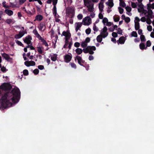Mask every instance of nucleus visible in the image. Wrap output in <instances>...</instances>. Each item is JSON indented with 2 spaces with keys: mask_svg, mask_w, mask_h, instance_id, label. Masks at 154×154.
<instances>
[{
  "mask_svg": "<svg viewBox=\"0 0 154 154\" xmlns=\"http://www.w3.org/2000/svg\"><path fill=\"white\" fill-rule=\"evenodd\" d=\"M88 15H90L91 18H94L95 16V14L93 12L94 10H88Z\"/></svg>",
  "mask_w": 154,
  "mask_h": 154,
  "instance_id": "f3484780",
  "label": "nucleus"
},
{
  "mask_svg": "<svg viewBox=\"0 0 154 154\" xmlns=\"http://www.w3.org/2000/svg\"><path fill=\"white\" fill-rule=\"evenodd\" d=\"M28 71L27 69H25L23 71V74L24 75L27 76L28 75Z\"/></svg>",
  "mask_w": 154,
  "mask_h": 154,
  "instance_id": "c03bdc74",
  "label": "nucleus"
},
{
  "mask_svg": "<svg viewBox=\"0 0 154 154\" xmlns=\"http://www.w3.org/2000/svg\"><path fill=\"white\" fill-rule=\"evenodd\" d=\"M103 38L102 35H98L97 37V38H96V40H97V42L99 43L101 42L102 41Z\"/></svg>",
  "mask_w": 154,
  "mask_h": 154,
  "instance_id": "412c9836",
  "label": "nucleus"
},
{
  "mask_svg": "<svg viewBox=\"0 0 154 154\" xmlns=\"http://www.w3.org/2000/svg\"><path fill=\"white\" fill-rule=\"evenodd\" d=\"M39 70L37 69H35L34 70L33 72L35 75H37L39 73Z\"/></svg>",
  "mask_w": 154,
  "mask_h": 154,
  "instance_id": "58836bf2",
  "label": "nucleus"
},
{
  "mask_svg": "<svg viewBox=\"0 0 154 154\" xmlns=\"http://www.w3.org/2000/svg\"><path fill=\"white\" fill-rule=\"evenodd\" d=\"M53 14L55 18H59L60 16L57 14V10H53Z\"/></svg>",
  "mask_w": 154,
  "mask_h": 154,
  "instance_id": "c85d7f7f",
  "label": "nucleus"
},
{
  "mask_svg": "<svg viewBox=\"0 0 154 154\" xmlns=\"http://www.w3.org/2000/svg\"><path fill=\"white\" fill-rule=\"evenodd\" d=\"M38 67L40 70H42L44 69V66L42 65L38 66Z\"/></svg>",
  "mask_w": 154,
  "mask_h": 154,
  "instance_id": "e2e57ef3",
  "label": "nucleus"
},
{
  "mask_svg": "<svg viewBox=\"0 0 154 154\" xmlns=\"http://www.w3.org/2000/svg\"><path fill=\"white\" fill-rule=\"evenodd\" d=\"M99 0H84L85 5L88 9V10H92L93 9V2H97Z\"/></svg>",
  "mask_w": 154,
  "mask_h": 154,
  "instance_id": "7ed1b4c3",
  "label": "nucleus"
},
{
  "mask_svg": "<svg viewBox=\"0 0 154 154\" xmlns=\"http://www.w3.org/2000/svg\"><path fill=\"white\" fill-rule=\"evenodd\" d=\"M70 64L72 68L74 69H76V66L74 63H70Z\"/></svg>",
  "mask_w": 154,
  "mask_h": 154,
  "instance_id": "79ce46f5",
  "label": "nucleus"
},
{
  "mask_svg": "<svg viewBox=\"0 0 154 154\" xmlns=\"http://www.w3.org/2000/svg\"><path fill=\"white\" fill-rule=\"evenodd\" d=\"M26 0H19V3L20 5H22L26 2Z\"/></svg>",
  "mask_w": 154,
  "mask_h": 154,
  "instance_id": "774afa93",
  "label": "nucleus"
},
{
  "mask_svg": "<svg viewBox=\"0 0 154 154\" xmlns=\"http://www.w3.org/2000/svg\"><path fill=\"white\" fill-rule=\"evenodd\" d=\"M117 33H116L115 32H113L112 33V35L114 38H116L117 37Z\"/></svg>",
  "mask_w": 154,
  "mask_h": 154,
  "instance_id": "09e8293b",
  "label": "nucleus"
},
{
  "mask_svg": "<svg viewBox=\"0 0 154 154\" xmlns=\"http://www.w3.org/2000/svg\"><path fill=\"white\" fill-rule=\"evenodd\" d=\"M118 31L117 32V33L119 35H122V30L121 28H118Z\"/></svg>",
  "mask_w": 154,
  "mask_h": 154,
  "instance_id": "a19ab883",
  "label": "nucleus"
},
{
  "mask_svg": "<svg viewBox=\"0 0 154 154\" xmlns=\"http://www.w3.org/2000/svg\"><path fill=\"white\" fill-rule=\"evenodd\" d=\"M33 33L38 38H42V37L40 36V35L38 33V32H37L36 29H35L33 30Z\"/></svg>",
  "mask_w": 154,
  "mask_h": 154,
  "instance_id": "6ab92c4d",
  "label": "nucleus"
},
{
  "mask_svg": "<svg viewBox=\"0 0 154 154\" xmlns=\"http://www.w3.org/2000/svg\"><path fill=\"white\" fill-rule=\"evenodd\" d=\"M57 55L55 54H54L53 56L51 57V60L53 61H55L57 59Z\"/></svg>",
  "mask_w": 154,
  "mask_h": 154,
  "instance_id": "cd10ccee",
  "label": "nucleus"
},
{
  "mask_svg": "<svg viewBox=\"0 0 154 154\" xmlns=\"http://www.w3.org/2000/svg\"><path fill=\"white\" fill-rule=\"evenodd\" d=\"M100 12L99 14L98 17L99 19H103V15L102 14V12L104 10H100Z\"/></svg>",
  "mask_w": 154,
  "mask_h": 154,
  "instance_id": "2f4dec72",
  "label": "nucleus"
},
{
  "mask_svg": "<svg viewBox=\"0 0 154 154\" xmlns=\"http://www.w3.org/2000/svg\"><path fill=\"white\" fill-rule=\"evenodd\" d=\"M90 21H91V19L89 17H85V18L83 20V22H84V25H89L90 24L89 23Z\"/></svg>",
  "mask_w": 154,
  "mask_h": 154,
  "instance_id": "9d476101",
  "label": "nucleus"
},
{
  "mask_svg": "<svg viewBox=\"0 0 154 154\" xmlns=\"http://www.w3.org/2000/svg\"><path fill=\"white\" fill-rule=\"evenodd\" d=\"M5 13L9 16L12 15L13 14V12L12 10H5Z\"/></svg>",
  "mask_w": 154,
  "mask_h": 154,
  "instance_id": "393cba45",
  "label": "nucleus"
},
{
  "mask_svg": "<svg viewBox=\"0 0 154 154\" xmlns=\"http://www.w3.org/2000/svg\"><path fill=\"white\" fill-rule=\"evenodd\" d=\"M69 33V32H67L65 31H64L62 32V34L61 35V36H65L66 35L68 34Z\"/></svg>",
  "mask_w": 154,
  "mask_h": 154,
  "instance_id": "0e129e2a",
  "label": "nucleus"
},
{
  "mask_svg": "<svg viewBox=\"0 0 154 154\" xmlns=\"http://www.w3.org/2000/svg\"><path fill=\"white\" fill-rule=\"evenodd\" d=\"M91 29L90 28H88L85 30V33L87 35H88L91 33Z\"/></svg>",
  "mask_w": 154,
  "mask_h": 154,
  "instance_id": "49530a36",
  "label": "nucleus"
},
{
  "mask_svg": "<svg viewBox=\"0 0 154 154\" xmlns=\"http://www.w3.org/2000/svg\"><path fill=\"white\" fill-rule=\"evenodd\" d=\"M131 35L132 37H137V32L136 31H132L131 33Z\"/></svg>",
  "mask_w": 154,
  "mask_h": 154,
  "instance_id": "72a5a7b5",
  "label": "nucleus"
},
{
  "mask_svg": "<svg viewBox=\"0 0 154 154\" xmlns=\"http://www.w3.org/2000/svg\"><path fill=\"white\" fill-rule=\"evenodd\" d=\"M31 39V36L29 35H28L24 39L23 41L24 42V43L27 44L29 45L30 44Z\"/></svg>",
  "mask_w": 154,
  "mask_h": 154,
  "instance_id": "9b49d317",
  "label": "nucleus"
},
{
  "mask_svg": "<svg viewBox=\"0 0 154 154\" xmlns=\"http://www.w3.org/2000/svg\"><path fill=\"white\" fill-rule=\"evenodd\" d=\"M38 39L39 40H41V42H42V45L45 46L46 47H48V43H47L45 40L42 38H40Z\"/></svg>",
  "mask_w": 154,
  "mask_h": 154,
  "instance_id": "dca6fc26",
  "label": "nucleus"
},
{
  "mask_svg": "<svg viewBox=\"0 0 154 154\" xmlns=\"http://www.w3.org/2000/svg\"><path fill=\"white\" fill-rule=\"evenodd\" d=\"M108 21V20L107 18L105 17L103 18V23L104 25H105V23H106L108 22H109Z\"/></svg>",
  "mask_w": 154,
  "mask_h": 154,
  "instance_id": "37998d69",
  "label": "nucleus"
},
{
  "mask_svg": "<svg viewBox=\"0 0 154 154\" xmlns=\"http://www.w3.org/2000/svg\"><path fill=\"white\" fill-rule=\"evenodd\" d=\"M90 40H91V39H90V38L87 37L86 38H85V41L83 42H85L86 43H89L90 42Z\"/></svg>",
  "mask_w": 154,
  "mask_h": 154,
  "instance_id": "4d7b16f0",
  "label": "nucleus"
},
{
  "mask_svg": "<svg viewBox=\"0 0 154 154\" xmlns=\"http://www.w3.org/2000/svg\"><path fill=\"white\" fill-rule=\"evenodd\" d=\"M138 12L144 14L145 16L147 17L146 23L150 25L151 23V20L150 19H152L153 17L152 15V10H138Z\"/></svg>",
  "mask_w": 154,
  "mask_h": 154,
  "instance_id": "f03ea898",
  "label": "nucleus"
},
{
  "mask_svg": "<svg viewBox=\"0 0 154 154\" xmlns=\"http://www.w3.org/2000/svg\"><path fill=\"white\" fill-rule=\"evenodd\" d=\"M147 30L149 32H151L152 30V27L151 26L149 25L147 26Z\"/></svg>",
  "mask_w": 154,
  "mask_h": 154,
  "instance_id": "680f3d73",
  "label": "nucleus"
},
{
  "mask_svg": "<svg viewBox=\"0 0 154 154\" xmlns=\"http://www.w3.org/2000/svg\"><path fill=\"white\" fill-rule=\"evenodd\" d=\"M134 23H135V25H134L135 29V30H137L139 29V28H140L139 23L138 22H136V21H135Z\"/></svg>",
  "mask_w": 154,
  "mask_h": 154,
  "instance_id": "a211bd4d",
  "label": "nucleus"
},
{
  "mask_svg": "<svg viewBox=\"0 0 154 154\" xmlns=\"http://www.w3.org/2000/svg\"><path fill=\"white\" fill-rule=\"evenodd\" d=\"M24 64L26 66L29 67L30 66V64H29V61H27L24 62Z\"/></svg>",
  "mask_w": 154,
  "mask_h": 154,
  "instance_id": "052dcab7",
  "label": "nucleus"
},
{
  "mask_svg": "<svg viewBox=\"0 0 154 154\" xmlns=\"http://www.w3.org/2000/svg\"><path fill=\"white\" fill-rule=\"evenodd\" d=\"M99 10H103V3L100 2L99 3Z\"/></svg>",
  "mask_w": 154,
  "mask_h": 154,
  "instance_id": "e433bc0d",
  "label": "nucleus"
},
{
  "mask_svg": "<svg viewBox=\"0 0 154 154\" xmlns=\"http://www.w3.org/2000/svg\"><path fill=\"white\" fill-rule=\"evenodd\" d=\"M123 20H125V22L127 23H128L130 21V18L129 17H127L126 18Z\"/></svg>",
  "mask_w": 154,
  "mask_h": 154,
  "instance_id": "3c124183",
  "label": "nucleus"
},
{
  "mask_svg": "<svg viewBox=\"0 0 154 154\" xmlns=\"http://www.w3.org/2000/svg\"><path fill=\"white\" fill-rule=\"evenodd\" d=\"M131 6L132 8H135L136 7L137 5L134 2H131Z\"/></svg>",
  "mask_w": 154,
  "mask_h": 154,
  "instance_id": "13d9d810",
  "label": "nucleus"
},
{
  "mask_svg": "<svg viewBox=\"0 0 154 154\" xmlns=\"http://www.w3.org/2000/svg\"><path fill=\"white\" fill-rule=\"evenodd\" d=\"M69 54H66L64 57V62L68 63H69L72 59V55L71 53Z\"/></svg>",
  "mask_w": 154,
  "mask_h": 154,
  "instance_id": "0eeeda50",
  "label": "nucleus"
},
{
  "mask_svg": "<svg viewBox=\"0 0 154 154\" xmlns=\"http://www.w3.org/2000/svg\"><path fill=\"white\" fill-rule=\"evenodd\" d=\"M125 38L124 36H122L119 38V40L117 41V42L118 44H123L125 42Z\"/></svg>",
  "mask_w": 154,
  "mask_h": 154,
  "instance_id": "f8f14e48",
  "label": "nucleus"
},
{
  "mask_svg": "<svg viewBox=\"0 0 154 154\" xmlns=\"http://www.w3.org/2000/svg\"><path fill=\"white\" fill-rule=\"evenodd\" d=\"M76 26L75 27V32H77L78 31L80 30V28L82 26V23L81 22H78L76 23Z\"/></svg>",
  "mask_w": 154,
  "mask_h": 154,
  "instance_id": "2eb2a0df",
  "label": "nucleus"
},
{
  "mask_svg": "<svg viewBox=\"0 0 154 154\" xmlns=\"http://www.w3.org/2000/svg\"><path fill=\"white\" fill-rule=\"evenodd\" d=\"M64 36L66 37V38L69 39L71 37V33L69 32L68 34Z\"/></svg>",
  "mask_w": 154,
  "mask_h": 154,
  "instance_id": "5fc2aeb1",
  "label": "nucleus"
},
{
  "mask_svg": "<svg viewBox=\"0 0 154 154\" xmlns=\"http://www.w3.org/2000/svg\"><path fill=\"white\" fill-rule=\"evenodd\" d=\"M20 92L19 89L15 86L10 92H7L2 96L0 108L2 110L8 108L12 105L11 101L14 103H18L20 99Z\"/></svg>",
  "mask_w": 154,
  "mask_h": 154,
  "instance_id": "f257e3e1",
  "label": "nucleus"
},
{
  "mask_svg": "<svg viewBox=\"0 0 154 154\" xmlns=\"http://www.w3.org/2000/svg\"><path fill=\"white\" fill-rule=\"evenodd\" d=\"M75 10H66V17H69L70 18H72L73 17L74 15Z\"/></svg>",
  "mask_w": 154,
  "mask_h": 154,
  "instance_id": "423d86ee",
  "label": "nucleus"
},
{
  "mask_svg": "<svg viewBox=\"0 0 154 154\" xmlns=\"http://www.w3.org/2000/svg\"><path fill=\"white\" fill-rule=\"evenodd\" d=\"M107 27H106V26H104V27L103 28V31H102V32H107Z\"/></svg>",
  "mask_w": 154,
  "mask_h": 154,
  "instance_id": "338daca9",
  "label": "nucleus"
},
{
  "mask_svg": "<svg viewBox=\"0 0 154 154\" xmlns=\"http://www.w3.org/2000/svg\"><path fill=\"white\" fill-rule=\"evenodd\" d=\"M82 50V51L85 54L89 53L90 54H93L94 53L93 51H95L96 48L94 46H88Z\"/></svg>",
  "mask_w": 154,
  "mask_h": 154,
  "instance_id": "20e7f679",
  "label": "nucleus"
},
{
  "mask_svg": "<svg viewBox=\"0 0 154 154\" xmlns=\"http://www.w3.org/2000/svg\"><path fill=\"white\" fill-rule=\"evenodd\" d=\"M88 43L82 42L81 44V46H82V47L83 48H85V47H87L88 46H87L88 45Z\"/></svg>",
  "mask_w": 154,
  "mask_h": 154,
  "instance_id": "c756f323",
  "label": "nucleus"
},
{
  "mask_svg": "<svg viewBox=\"0 0 154 154\" xmlns=\"http://www.w3.org/2000/svg\"><path fill=\"white\" fill-rule=\"evenodd\" d=\"M93 30L95 32H97V31L98 30L97 27H96V26H95V24H94V26H93Z\"/></svg>",
  "mask_w": 154,
  "mask_h": 154,
  "instance_id": "603ef678",
  "label": "nucleus"
},
{
  "mask_svg": "<svg viewBox=\"0 0 154 154\" xmlns=\"http://www.w3.org/2000/svg\"><path fill=\"white\" fill-rule=\"evenodd\" d=\"M15 41L16 42V43H17V44H18V45L20 46H21L23 47H24V45L21 42L17 40H15Z\"/></svg>",
  "mask_w": 154,
  "mask_h": 154,
  "instance_id": "f704fd0d",
  "label": "nucleus"
},
{
  "mask_svg": "<svg viewBox=\"0 0 154 154\" xmlns=\"http://www.w3.org/2000/svg\"><path fill=\"white\" fill-rule=\"evenodd\" d=\"M108 35V33L107 32H101V34L99 35H102L103 38H106Z\"/></svg>",
  "mask_w": 154,
  "mask_h": 154,
  "instance_id": "5701e85b",
  "label": "nucleus"
},
{
  "mask_svg": "<svg viewBox=\"0 0 154 154\" xmlns=\"http://www.w3.org/2000/svg\"><path fill=\"white\" fill-rule=\"evenodd\" d=\"M1 70L4 73L6 71V68L4 66L1 68Z\"/></svg>",
  "mask_w": 154,
  "mask_h": 154,
  "instance_id": "6e6d98bb",
  "label": "nucleus"
},
{
  "mask_svg": "<svg viewBox=\"0 0 154 154\" xmlns=\"http://www.w3.org/2000/svg\"><path fill=\"white\" fill-rule=\"evenodd\" d=\"M106 4L108 5L110 8L112 7L113 5V3L112 2H107L106 3Z\"/></svg>",
  "mask_w": 154,
  "mask_h": 154,
  "instance_id": "de8ad7c7",
  "label": "nucleus"
},
{
  "mask_svg": "<svg viewBox=\"0 0 154 154\" xmlns=\"http://www.w3.org/2000/svg\"><path fill=\"white\" fill-rule=\"evenodd\" d=\"M0 88L2 90L7 91H10L12 88V86L9 83H4L2 84Z\"/></svg>",
  "mask_w": 154,
  "mask_h": 154,
  "instance_id": "39448f33",
  "label": "nucleus"
},
{
  "mask_svg": "<svg viewBox=\"0 0 154 154\" xmlns=\"http://www.w3.org/2000/svg\"><path fill=\"white\" fill-rule=\"evenodd\" d=\"M2 57L4 58L7 61H8L9 60H11L12 58H10L9 56H8V54L5 53H4L2 54Z\"/></svg>",
  "mask_w": 154,
  "mask_h": 154,
  "instance_id": "ddd939ff",
  "label": "nucleus"
},
{
  "mask_svg": "<svg viewBox=\"0 0 154 154\" xmlns=\"http://www.w3.org/2000/svg\"><path fill=\"white\" fill-rule=\"evenodd\" d=\"M27 32H26V31H20L19 32V34L15 35L14 38L16 39L20 38L23 37L25 34Z\"/></svg>",
  "mask_w": 154,
  "mask_h": 154,
  "instance_id": "6e6552de",
  "label": "nucleus"
},
{
  "mask_svg": "<svg viewBox=\"0 0 154 154\" xmlns=\"http://www.w3.org/2000/svg\"><path fill=\"white\" fill-rule=\"evenodd\" d=\"M147 47H145V45L144 43H141L139 45V47H140V48L141 50H143L144 49H146V48H147Z\"/></svg>",
  "mask_w": 154,
  "mask_h": 154,
  "instance_id": "b1692460",
  "label": "nucleus"
},
{
  "mask_svg": "<svg viewBox=\"0 0 154 154\" xmlns=\"http://www.w3.org/2000/svg\"><path fill=\"white\" fill-rule=\"evenodd\" d=\"M77 60L78 63L81 66H84L83 65V63H85V61L82 60V58L79 56H77L75 57V60Z\"/></svg>",
  "mask_w": 154,
  "mask_h": 154,
  "instance_id": "1a4fd4ad",
  "label": "nucleus"
},
{
  "mask_svg": "<svg viewBox=\"0 0 154 154\" xmlns=\"http://www.w3.org/2000/svg\"><path fill=\"white\" fill-rule=\"evenodd\" d=\"M57 2V0H53V4L54 5L53 10H56V5Z\"/></svg>",
  "mask_w": 154,
  "mask_h": 154,
  "instance_id": "7c9ffc66",
  "label": "nucleus"
},
{
  "mask_svg": "<svg viewBox=\"0 0 154 154\" xmlns=\"http://www.w3.org/2000/svg\"><path fill=\"white\" fill-rule=\"evenodd\" d=\"M43 17L42 15L40 14L37 15L35 17V20H36L38 21H40L42 20Z\"/></svg>",
  "mask_w": 154,
  "mask_h": 154,
  "instance_id": "4be33fe9",
  "label": "nucleus"
},
{
  "mask_svg": "<svg viewBox=\"0 0 154 154\" xmlns=\"http://www.w3.org/2000/svg\"><path fill=\"white\" fill-rule=\"evenodd\" d=\"M29 63L30 65V66H35V63L33 61L31 60L29 61Z\"/></svg>",
  "mask_w": 154,
  "mask_h": 154,
  "instance_id": "8fccbe9b",
  "label": "nucleus"
},
{
  "mask_svg": "<svg viewBox=\"0 0 154 154\" xmlns=\"http://www.w3.org/2000/svg\"><path fill=\"white\" fill-rule=\"evenodd\" d=\"M45 26V24H44V23H40V26H39V30H42V29H43V30L44 31V30L45 29V28H44Z\"/></svg>",
  "mask_w": 154,
  "mask_h": 154,
  "instance_id": "a878e982",
  "label": "nucleus"
},
{
  "mask_svg": "<svg viewBox=\"0 0 154 154\" xmlns=\"http://www.w3.org/2000/svg\"><path fill=\"white\" fill-rule=\"evenodd\" d=\"M77 54H80L82 53V49L80 48H77L75 50Z\"/></svg>",
  "mask_w": 154,
  "mask_h": 154,
  "instance_id": "bb28decb",
  "label": "nucleus"
},
{
  "mask_svg": "<svg viewBox=\"0 0 154 154\" xmlns=\"http://www.w3.org/2000/svg\"><path fill=\"white\" fill-rule=\"evenodd\" d=\"M119 5L120 6L123 8L125 7L126 10H131V7H126V4L123 1L120 2Z\"/></svg>",
  "mask_w": 154,
  "mask_h": 154,
  "instance_id": "4468645a",
  "label": "nucleus"
},
{
  "mask_svg": "<svg viewBox=\"0 0 154 154\" xmlns=\"http://www.w3.org/2000/svg\"><path fill=\"white\" fill-rule=\"evenodd\" d=\"M140 41L142 42H145L146 41L145 36L143 35H141L140 36Z\"/></svg>",
  "mask_w": 154,
  "mask_h": 154,
  "instance_id": "473e14b6",
  "label": "nucleus"
},
{
  "mask_svg": "<svg viewBox=\"0 0 154 154\" xmlns=\"http://www.w3.org/2000/svg\"><path fill=\"white\" fill-rule=\"evenodd\" d=\"M147 9L150 10L151 9H154V3L152 4L149 3L147 5Z\"/></svg>",
  "mask_w": 154,
  "mask_h": 154,
  "instance_id": "aec40b11",
  "label": "nucleus"
},
{
  "mask_svg": "<svg viewBox=\"0 0 154 154\" xmlns=\"http://www.w3.org/2000/svg\"><path fill=\"white\" fill-rule=\"evenodd\" d=\"M80 43L78 42H76L74 44V47L76 48H78L80 46Z\"/></svg>",
  "mask_w": 154,
  "mask_h": 154,
  "instance_id": "864d4df0",
  "label": "nucleus"
},
{
  "mask_svg": "<svg viewBox=\"0 0 154 154\" xmlns=\"http://www.w3.org/2000/svg\"><path fill=\"white\" fill-rule=\"evenodd\" d=\"M37 48H38V51L39 52L40 54H42L43 52L42 51V50L41 48L40 47H37Z\"/></svg>",
  "mask_w": 154,
  "mask_h": 154,
  "instance_id": "a18cd8bd",
  "label": "nucleus"
},
{
  "mask_svg": "<svg viewBox=\"0 0 154 154\" xmlns=\"http://www.w3.org/2000/svg\"><path fill=\"white\" fill-rule=\"evenodd\" d=\"M12 19H9L6 20V21H5V23L8 24H10L12 22Z\"/></svg>",
  "mask_w": 154,
  "mask_h": 154,
  "instance_id": "c9c22d12",
  "label": "nucleus"
},
{
  "mask_svg": "<svg viewBox=\"0 0 154 154\" xmlns=\"http://www.w3.org/2000/svg\"><path fill=\"white\" fill-rule=\"evenodd\" d=\"M77 18L79 20H81L82 19V14H78L77 16Z\"/></svg>",
  "mask_w": 154,
  "mask_h": 154,
  "instance_id": "69168bd1",
  "label": "nucleus"
},
{
  "mask_svg": "<svg viewBox=\"0 0 154 154\" xmlns=\"http://www.w3.org/2000/svg\"><path fill=\"white\" fill-rule=\"evenodd\" d=\"M151 45L150 41L149 40L146 42V47H149Z\"/></svg>",
  "mask_w": 154,
  "mask_h": 154,
  "instance_id": "bf43d9fd",
  "label": "nucleus"
},
{
  "mask_svg": "<svg viewBox=\"0 0 154 154\" xmlns=\"http://www.w3.org/2000/svg\"><path fill=\"white\" fill-rule=\"evenodd\" d=\"M119 17H117L115 16H114L113 17L114 20L115 22H118L119 20Z\"/></svg>",
  "mask_w": 154,
  "mask_h": 154,
  "instance_id": "ea45409f",
  "label": "nucleus"
},
{
  "mask_svg": "<svg viewBox=\"0 0 154 154\" xmlns=\"http://www.w3.org/2000/svg\"><path fill=\"white\" fill-rule=\"evenodd\" d=\"M137 5L138 6L139 8L138 10H143V6L141 3H140L138 4Z\"/></svg>",
  "mask_w": 154,
  "mask_h": 154,
  "instance_id": "4c0bfd02",
  "label": "nucleus"
}]
</instances>
